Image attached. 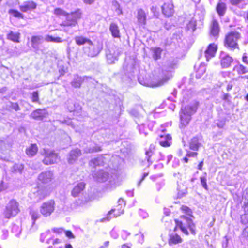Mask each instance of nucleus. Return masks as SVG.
Wrapping results in <instances>:
<instances>
[{
  "instance_id": "nucleus-42",
  "label": "nucleus",
  "mask_w": 248,
  "mask_h": 248,
  "mask_svg": "<svg viewBox=\"0 0 248 248\" xmlns=\"http://www.w3.org/2000/svg\"><path fill=\"white\" fill-rule=\"evenodd\" d=\"M8 13L15 17L21 18H23L22 14L16 10L10 9L9 10Z\"/></svg>"
},
{
  "instance_id": "nucleus-21",
  "label": "nucleus",
  "mask_w": 248,
  "mask_h": 248,
  "mask_svg": "<svg viewBox=\"0 0 248 248\" xmlns=\"http://www.w3.org/2000/svg\"><path fill=\"white\" fill-rule=\"evenodd\" d=\"M219 30L218 23L216 19H213L210 25V34L214 37H217Z\"/></svg>"
},
{
  "instance_id": "nucleus-48",
  "label": "nucleus",
  "mask_w": 248,
  "mask_h": 248,
  "mask_svg": "<svg viewBox=\"0 0 248 248\" xmlns=\"http://www.w3.org/2000/svg\"><path fill=\"white\" fill-rule=\"evenodd\" d=\"M32 102H39V96L37 92H34L32 93Z\"/></svg>"
},
{
  "instance_id": "nucleus-59",
  "label": "nucleus",
  "mask_w": 248,
  "mask_h": 248,
  "mask_svg": "<svg viewBox=\"0 0 248 248\" xmlns=\"http://www.w3.org/2000/svg\"><path fill=\"white\" fill-rule=\"evenodd\" d=\"M52 230L53 232L57 233H61L64 231L62 228H53Z\"/></svg>"
},
{
  "instance_id": "nucleus-33",
  "label": "nucleus",
  "mask_w": 248,
  "mask_h": 248,
  "mask_svg": "<svg viewBox=\"0 0 248 248\" xmlns=\"http://www.w3.org/2000/svg\"><path fill=\"white\" fill-rule=\"evenodd\" d=\"M46 115V111L44 109H38L32 113V117L34 119H42Z\"/></svg>"
},
{
  "instance_id": "nucleus-7",
  "label": "nucleus",
  "mask_w": 248,
  "mask_h": 248,
  "mask_svg": "<svg viewBox=\"0 0 248 248\" xmlns=\"http://www.w3.org/2000/svg\"><path fill=\"white\" fill-rule=\"evenodd\" d=\"M81 14L80 9H78L75 12L67 14L66 20L63 23V25L70 27L75 26L77 24V20L81 18Z\"/></svg>"
},
{
  "instance_id": "nucleus-16",
  "label": "nucleus",
  "mask_w": 248,
  "mask_h": 248,
  "mask_svg": "<svg viewBox=\"0 0 248 248\" xmlns=\"http://www.w3.org/2000/svg\"><path fill=\"white\" fill-rule=\"evenodd\" d=\"M219 58L220 64L223 68H228L233 62V59L229 54L224 52L220 53Z\"/></svg>"
},
{
  "instance_id": "nucleus-52",
  "label": "nucleus",
  "mask_w": 248,
  "mask_h": 248,
  "mask_svg": "<svg viewBox=\"0 0 248 248\" xmlns=\"http://www.w3.org/2000/svg\"><path fill=\"white\" fill-rule=\"evenodd\" d=\"M129 234V233L126 231H122L121 234V237L124 240H125Z\"/></svg>"
},
{
  "instance_id": "nucleus-51",
  "label": "nucleus",
  "mask_w": 248,
  "mask_h": 248,
  "mask_svg": "<svg viewBox=\"0 0 248 248\" xmlns=\"http://www.w3.org/2000/svg\"><path fill=\"white\" fill-rule=\"evenodd\" d=\"M54 14L57 15H64L65 12L60 8H56L54 10Z\"/></svg>"
},
{
  "instance_id": "nucleus-4",
  "label": "nucleus",
  "mask_w": 248,
  "mask_h": 248,
  "mask_svg": "<svg viewBox=\"0 0 248 248\" xmlns=\"http://www.w3.org/2000/svg\"><path fill=\"white\" fill-rule=\"evenodd\" d=\"M181 219V220H175L176 227L174 229V232L176 231L177 228H179L184 233L188 235L187 228H188L191 233L192 234H195L196 233L195 225L192 219L186 216H182Z\"/></svg>"
},
{
  "instance_id": "nucleus-56",
  "label": "nucleus",
  "mask_w": 248,
  "mask_h": 248,
  "mask_svg": "<svg viewBox=\"0 0 248 248\" xmlns=\"http://www.w3.org/2000/svg\"><path fill=\"white\" fill-rule=\"evenodd\" d=\"M38 151V148L36 144H32V156L34 155Z\"/></svg>"
},
{
  "instance_id": "nucleus-46",
  "label": "nucleus",
  "mask_w": 248,
  "mask_h": 248,
  "mask_svg": "<svg viewBox=\"0 0 248 248\" xmlns=\"http://www.w3.org/2000/svg\"><path fill=\"white\" fill-rule=\"evenodd\" d=\"M139 130L140 134H143L145 136L148 134L147 130L145 129V125L143 124L139 125Z\"/></svg>"
},
{
  "instance_id": "nucleus-6",
  "label": "nucleus",
  "mask_w": 248,
  "mask_h": 248,
  "mask_svg": "<svg viewBox=\"0 0 248 248\" xmlns=\"http://www.w3.org/2000/svg\"><path fill=\"white\" fill-rule=\"evenodd\" d=\"M240 37V34L238 32H232L230 33L226 36L224 41L225 46L232 50L235 48L238 49L237 41Z\"/></svg>"
},
{
  "instance_id": "nucleus-24",
  "label": "nucleus",
  "mask_w": 248,
  "mask_h": 248,
  "mask_svg": "<svg viewBox=\"0 0 248 248\" xmlns=\"http://www.w3.org/2000/svg\"><path fill=\"white\" fill-rule=\"evenodd\" d=\"M146 14L143 9H140L138 10L137 19L140 25H145L146 24Z\"/></svg>"
},
{
  "instance_id": "nucleus-11",
  "label": "nucleus",
  "mask_w": 248,
  "mask_h": 248,
  "mask_svg": "<svg viewBox=\"0 0 248 248\" xmlns=\"http://www.w3.org/2000/svg\"><path fill=\"white\" fill-rule=\"evenodd\" d=\"M155 146L151 145L149 149H147L145 151V160L143 161L144 163V165H146L147 167H149L153 162L155 161Z\"/></svg>"
},
{
  "instance_id": "nucleus-10",
  "label": "nucleus",
  "mask_w": 248,
  "mask_h": 248,
  "mask_svg": "<svg viewBox=\"0 0 248 248\" xmlns=\"http://www.w3.org/2000/svg\"><path fill=\"white\" fill-rule=\"evenodd\" d=\"M93 176L94 179L98 182H104L108 181L110 185L113 184L112 179L113 180L114 178H113L112 176L109 177L108 174L103 170H99L96 173L93 174Z\"/></svg>"
},
{
  "instance_id": "nucleus-53",
  "label": "nucleus",
  "mask_w": 248,
  "mask_h": 248,
  "mask_svg": "<svg viewBox=\"0 0 248 248\" xmlns=\"http://www.w3.org/2000/svg\"><path fill=\"white\" fill-rule=\"evenodd\" d=\"M62 123H65L68 125H70L73 128H75V126L70 119L65 120Z\"/></svg>"
},
{
  "instance_id": "nucleus-63",
  "label": "nucleus",
  "mask_w": 248,
  "mask_h": 248,
  "mask_svg": "<svg viewBox=\"0 0 248 248\" xmlns=\"http://www.w3.org/2000/svg\"><path fill=\"white\" fill-rule=\"evenodd\" d=\"M115 11L118 15H121L123 14L122 9L121 8L119 5H118V7L116 9Z\"/></svg>"
},
{
  "instance_id": "nucleus-19",
  "label": "nucleus",
  "mask_w": 248,
  "mask_h": 248,
  "mask_svg": "<svg viewBox=\"0 0 248 248\" xmlns=\"http://www.w3.org/2000/svg\"><path fill=\"white\" fill-rule=\"evenodd\" d=\"M217 49V45L214 43L210 44L208 46L205 51V56L207 61H209V59L215 56Z\"/></svg>"
},
{
  "instance_id": "nucleus-41",
  "label": "nucleus",
  "mask_w": 248,
  "mask_h": 248,
  "mask_svg": "<svg viewBox=\"0 0 248 248\" xmlns=\"http://www.w3.org/2000/svg\"><path fill=\"white\" fill-rule=\"evenodd\" d=\"M241 240L244 243H248V226L246 227L243 231Z\"/></svg>"
},
{
  "instance_id": "nucleus-58",
  "label": "nucleus",
  "mask_w": 248,
  "mask_h": 248,
  "mask_svg": "<svg viewBox=\"0 0 248 248\" xmlns=\"http://www.w3.org/2000/svg\"><path fill=\"white\" fill-rule=\"evenodd\" d=\"M225 122L224 121H221L217 123V127H219V128H223L224 126L225 125Z\"/></svg>"
},
{
  "instance_id": "nucleus-14",
  "label": "nucleus",
  "mask_w": 248,
  "mask_h": 248,
  "mask_svg": "<svg viewBox=\"0 0 248 248\" xmlns=\"http://www.w3.org/2000/svg\"><path fill=\"white\" fill-rule=\"evenodd\" d=\"M53 173L51 171H45L38 176V181L44 184H48L53 179Z\"/></svg>"
},
{
  "instance_id": "nucleus-61",
  "label": "nucleus",
  "mask_w": 248,
  "mask_h": 248,
  "mask_svg": "<svg viewBox=\"0 0 248 248\" xmlns=\"http://www.w3.org/2000/svg\"><path fill=\"white\" fill-rule=\"evenodd\" d=\"M140 214L143 218H146L148 216V214L142 210L140 211Z\"/></svg>"
},
{
  "instance_id": "nucleus-22",
  "label": "nucleus",
  "mask_w": 248,
  "mask_h": 248,
  "mask_svg": "<svg viewBox=\"0 0 248 248\" xmlns=\"http://www.w3.org/2000/svg\"><path fill=\"white\" fill-rule=\"evenodd\" d=\"M87 77H81L78 75H75L73 81L71 82L72 87L77 88H80L85 79H87Z\"/></svg>"
},
{
  "instance_id": "nucleus-49",
  "label": "nucleus",
  "mask_w": 248,
  "mask_h": 248,
  "mask_svg": "<svg viewBox=\"0 0 248 248\" xmlns=\"http://www.w3.org/2000/svg\"><path fill=\"white\" fill-rule=\"evenodd\" d=\"M50 233V231L49 230L47 231L44 233H43L41 234L40 240L41 242H43L45 239V238Z\"/></svg>"
},
{
  "instance_id": "nucleus-62",
  "label": "nucleus",
  "mask_w": 248,
  "mask_h": 248,
  "mask_svg": "<svg viewBox=\"0 0 248 248\" xmlns=\"http://www.w3.org/2000/svg\"><path fill=\"white\" fill-rule=\"evenodd\" d=\"M182 209L188 214H189L191 212L190 209L186 206H182Z\"/></svg>"
},
{
  "instance_id": "nucleus-8",
  "label": "nucleus",
  "mask_w": 248,
  "mask_h": 248,
  "mask_svg": "<svg viewBox=\"0 0 248 248\" xmlns=\"http://www.w3.org/2000/svg\"><path fill=\"white\" fill-rule=\"evenodd\" d=\"M44 155L45 157L43 162L46 165H48L57 163L59 160L58 155L52 151L45 149Z\"/></svg>"
},
{
  "instance_id": "nucleus-54",
  "label": "nucleus",
  "mask_w": 248,
  "mask_h": 248,
  "mask_svg": "<svg viewBox=\"0 0 248 248\" xmlns=\"http://www.w3.org/2000/svg\"><path fill=\"white\" fill-rule=\"evenodd\" d=\"M64 232L65 235H66V236L68 237V238H74V236L71 231H64Z\"/></svg>"
},
{
  "instance_id": "nucleus-28",
  "label": "nucleus",
  "mask_w": 248,
  "mask_h": 248,
  "mask_svg": "<svg viewBox=\"0 0 248 248\" xmlns=\"http://www.w3.org/2000/svg\"><path fill=\"white\" fill-rule=\"evenodd\" d=\"M67 108L70 112L80 110L81 108L78 104H76L72 100L68 99L66 102Z\"/></svg>"
},
{
  "instance_id": "nucleus-25",
  "label": "nucleus",
  "mask_w": 248,
  "mask_h": 248,
  "mask_svg": "<svg viewBox=\"0 0 248 248\" xmlns=\"http://www.w3.org/2000/svg\"><path fill=\"white\" fill-rule=\"evenodd\" d=\"M81 155V151L78 149L72 150L68 158V161L70 164H73L78 156Z\"/></svg>"
},
{
  "instance_id": "nucleus-23",
  "label": "nucleus",
  "mask_w": 248,
  "mask_h": 248,
  "mask_svg": "<svg viewBox=\"0 0 248 248\" xmlns=\"http://www.w3.org/2000/svg\"><path fill=\"white\" fill-rule=\"evenodd\" d=\"M182 241V238L179 235L175 233H172L170 235L168 243L170 246H172L181 243Z\"/></svg>"
},
{
  "instance_id": "nucleus-35",
  "label": "nucleus",
  "mask_w": 248,
  "mask_h": 248,
  "mask_svg": "<svg viewBox=\"0 0 248 248\" xmlns=\"http://www.w3.org/2000/svg\"><path fill=\"white\" fill-rule=\"evenodd\" d=\"M216 9L218 15L220 16H223L226 10V4L223 2H219L217 6Z\"/></svg>"
},
{
  "instance_id": "nucleus-39",
  "label": "nucleus",
  "mask_w": 248,
  "mask_h": 248,
  "mask_svg": "<svg viewBox=\"0 0 248 248\" xmlns=\"http://www.w3.org/2000/svg\"><path fill=\"white\" fill-rule=\"evenodd\" d=\"M45 40L47 42H53L55 43H61L63 41V40L60 37H53L50 35H47L45 37Z\"/></svg>"
},
{
  "instance_id": "nucleus-60",
  "label": "nucleus",
  "mask_w": 248,
  "mask_h": 248,
  "mask_svg": "<svg viewBox=\"0 0 248 248\" xmlns=\"http://www.w3.org/2000/svg\"><path fill=\"white\" fill-rule=\"evenodd\" d=\"M84 3L88 5H92L94 2L95 0H82Z\"/></svg>"
},
{
  "instance_id": "nucleus-9",
  "label": "nucleus",
  "mask_w": 248,
  "mask_h": 248,
  "mask_svg": "<svg viewBox=\"0 0 248 248\" xmlns=\"http://www.w3.org/2000/svg\"><path fill=\"white\" fill-rule=\"evenodd\" d=\"M163 14L166 17L172 16L174 13V5L170 0H167L161 6Z\"/></svg>"
},
{
  "instance_id": "nucleus-13",
  "label": "nucleus",
  "mask_w": 248,
  "mask_h": 248,
  "mask_svg": "<svg viewBox=\"0 0 248 248\" xmlns=\"http://www.w3.org/2000/svg\"><path fill=\"white\" fill-rule=\"evenodd\" d=\"M54 210V201L50 200L44 203L40 209L41 213L45 216H49Z\"/></svg>"
},
{
  "instance_id": "nucleus-64",
  "label": "nucleus",
  "mask_w": 248,
  "mask_h": 248,
  "mask_svg": "<svg viewBox=\"0 0 248 248\" xmlns=\"http://www.w3.org/2000/svg\"><path fill=\"white\" fill-rule=\"evenodd\" d=\"M116 211V209H111L109 212H108V217H107V220H109L110 219V218L111 217H109V216L112 214V213L113 212H115Z\"/></svg>"
},
{
  "instance_id": "nucleus-32",
  "label": "nucleus",
  "mask_w": 248,
  "mask_h": 248,
  "mask_svg": "<svg viewBox=\"0 0 248 248\" xmlns=\"http://www.w3.org/2000/svg\"><path fill=\"white\" fill-rule=\"evenodd\" d=\"M118 206L120 207L117 209L118 211L116 213L114 214L113 216V217H116L120 215L123 214L124 210L122 209V208L125 205V202L122 198H120L118 201Z\"/></svg>"
},
{
  "instance_id": "nucleus-34",
  "label": "nucleus",
  "mask_w": 248,
  "mask_h": 248,
  "mask_svg": "<svg viewBox=\"0 0 248 248\" xmlns=\"http://www.w3.org/2000/svg\"><path fill=\"white\" fill-rule=\"evenodd\" d=\"M229 1L232 5L241 9L244 8L247 4L246 0H229Z\"/></svg>"
},
{
  "instance_id": "nucleus-29",
  "label": "nucleus",
  "mask_w": 248,
  "mask_h": 248,
  "mask_svg": "<svg viewBox=\"0 0 248 248\" xmlns=\"http://www.w3.org/2000/svg\"><path fill=\"white\" fill-rule=\"evenodd\" d=\"M233 71L238 75H243L248 72V68L242 64H238L234 66Z\"/></svg>"
},
{
  "instance_id": "nucleus-31",
  "label": "nucleus",
  "mask_w": 248,
  "mask_h": 248,
  "mask_svg": "<svg viewBox=\"0 0 248 248\" xmlns=\"http://www.w3.org/2000/svg\"><path fill=\"white\" fill-rule=\"evenodd\" d=\"M20 33L19 32H14L11 31L7 36V38L14 42H19Z\"/></svg>"
},
{
  "instance_id": "nucleus-40",
  "label": "nucleus",
  "mask_w": 248,
  "mask_h": 248,
  "mask_svg": "<svg viewBox=\"0 0 248 248\" xmlns=\"http://www.w3.org/2000/svg\"><path fill=\"white\" fill-rule=\"evenodd\" d=\"M196 20L192 18L191 19L187 24V28L188 30L191 31H194L196 29Z\"/></svg>"
},
{
  "instance_id": "nucleus-20",
  "label": "nucleus",
  "mask_w": 248,
  "mask_h": 248,
  "mask_svg": "<svg viewBox=\"0 0 248 248\" xmlns=\"http://www.w3.org/2000/svg\"><path fill=\"white\" fill-rule=\"evenodd\" d=\"M171 137L169 135H161L158 139L159 144L163 147H169L171 144Z\"/></svg>"
},
{
  "instance_id": "nucleus-3",
  "label": "nucleus",
  "mask_w": 248,
  "mask_h": 248,
  "mask_svg": "<svg viewBox=\"0 0 248 248\" xmlns=\"http://www.w3.org/2000/svg\"><path fill=\"white\" fill-rule=\"evenodd\" d=\"M176 61L173 59H170L163 66L161 73V79L153 87H159L166 83L172 77V70L174 69L176 64Z\"/></svg>"
},
{
  "instance_id": "nucleus-17",
  "label": "nucleus",
  "mask_w": 248,
  "mask_h": 248,
  "mask_svg": "<svg viewBox=\"0 0 248 248\" xmlns=\"http://www.w3.org/2000/svg\"><path fill=\"white\" fill-rule=\"evenodd\" d=\"M48 195L47 190L46 187H38V190L34 193V198L36 199L34 200L35 202H38L41 200L45 199Z\"/></svg>"
},
{
  "instance_id": "nucleus-38",
  "label": "nucleus",
  "mask_w": 248,
  "mask_h": 248,
  "mask_svg": "<svg viewBox=\"0 0 248 248\" xmlns=\"http://www.w3.org/2000/svg\"><path fill=\"white\" fill-rule=\"evenodd\" d=\"M198 155L197 151L192 152L190 151H187L186 157L183 158V160L185 163H187L188 161V157H196Z\"/></svg>"
},
{
  "instance_id": "nucleus-2",
  "label": "nucleus",
  "mask_w": 248,
  "mask_h": 248,
  "mask_svg": "<svg viewBox=\"0 0 248 248\" xmlns=\"http://www.w3.org/2000/svg\"><path fill=\"white\" fill-rule=\"evenodd\" d=\"M199 103L197 101H194L187 105L181 107L179 113L181 128L186 126L190 122L191 116L196 113Z\"/></svg>"
},
{
  "instance_id": "nucleus-47",
  "label": "nucleus",
  "mask_w": 248,
  "mask_h": 248,
  "mask_svg": "<svg viewBox=\"0 0 248 248\" xmlns=\"http://www.w3.org/2000/svg\"><path fill=\"white\" fill-rule=\"evenodd\" d=\"M241 222L242 224H246L248 223V214L246 213L241 216Z\"/></svg>"
},
{
  "instance_id": "nucleus-15",
  "label": "nucleus",
  "mask_w": 248,
  "mask_h": 248,
  "mask_svg": "<svg viewBox=\"0 0 248 248\" xmlns=\"http://www.w3.org/2000/svg\"><path fill=\"white\" fill-rule=\"evenodd\" d=\"M202 138L201 136H197L191 139L189 142L190 150L198 151L202 146Z\"/></svg>"
},
{
  "instance_id": "nucleus-44",
  "label": "nucleus",
  "mask_w": 248,
  "mask_h": 248,
  "mask_svg": "<svg viewBox=\"0 0 248 248\" xmlns=\"http://www.w3.org/2000/svg\"><path fill=\"white\" fill-rule=\"evenodd\" d=\"M43 41V37L41 36H32V45L34 44H39Z\"/></svg>"
},
{
  "instance_id": "nucleus-45",
  "label": "nucleus",
  "mask_w": 248,
  "mask_h": 248,
  "mask_svg": "<svg viewBox=\"0 0 248 248\" xmlns=\"http://www.w3.org/2000/svg\"><path fill=\"white\" fill-rule=\"evenodd\" d=\"M243 196L248 200V202L244 206V210L246 213L248 214V189L245 190Z\"/></svg>"
},
{
  "instance_id": "nucleus-18",
  "label": "nucleus",
  "mask_w": 248,
  "mask_h": 248,
  "mask_svg": "<svg viewBox=\"0 0 248 248\" xmlns=\"http://www.w3.org/2000/svg\"><path fill=\"white\" fill-rule=\"evenodd\" d=\"M108 158H106L105 156L100 155L92 159L90 162V165L91 166L95 168L97 166H104L105 163H106L107 161Z\"/></svg>"
},
{
  "instance_id": "nucleus-55",
  "label": "nucleus",
  "mask_w": 248,
  "mask_h": 248,
  "mask_svg": "<svg viewBox=\"0 0 248 248\" xmlns=\"http://www.w3.org/2000/svg\"><path fill=\"white\" fill-rule=\"evenodd\" d=\"M242 61L245 64H248V57L246 53H244L243 54L242 57Z\"/></svg>"
},
{
  "instance_id": "nucleus-57",
  "label": "nucleus",
  "mask_w": 248,
  "mask_h": 248,
  "mask_svg": "<svg viewBox=\"0 0 248 248\" xmlns=\"http://www.w3.org/2000/svg\"><path fill=\"white\" fill-rule=\"evenodd\" d=\"M186 189L183 191H180L179 189H178V198H181L183 197L186 194Z\"/></svg>"
},
{
  "instance_id": "nucleus-30",
  "label": "nucleus",
  "mask_w": 248,
  "mask_h": 248,
  "mask_svg": "<svg viewBox=\"0 0 248 248\" xmlns=\"http://www.w3.org/2000/svg\"><path fill=\"white\" fill-rule=\"evenodd\" d=\"M101 150V147L96 144H91L89 146H87L84 149V152L86 153L97 152Z\"/></svg>"
},
{
  "instance_id": "nucleus-1",
  "label": "nucleus",
  "mask_w": 248,
  "mask_h": 248,
  "mask_svg": "<svg viewBox=\"0 0 248 248\" xmlns=\"http://www.w3.org/2000/svg\"><path fill=\"white\" fill-rule=\"evenodd\" d=\"M76 43L79 45H85L83 51L89 57L97 56L101 51L102 47L98 44H94L89 39L82 36H76L75 38Z\"/></svg>"
},
{
  "instance_id": "nucleus-5",
  "label": "nucleus",
  "mask_w": 248,
  "mask_h": 248,
  "mask_svg": "<svg viewBox=\"0 0 248 248\" xmlns=\"http://www.w3.org/2000/svg\"><path fill=\"white\" fill-rule=\"evenodd\" d=\"M20 211L18 203L15 200H11L3 212L5 218L10 219L16 216Z\"/></svg>"
},
{
  "instance_id": "nucleus-50",
  "label": "nucleus",
  "mask_w": 248,
  "mask_h": 248,
  "mask_svg": "<svg viewBox=\"0 0 248 248\" xmlns=\"http://www.w3.org/2000/svg\"><path fill=\"white\" fill-rule=\"evenodd\" d=\"M19 8L22 12H25L30 9V6L28 4H25L23 5H20L19 6Z\"/></svg>"
},
{
  "instance_id": "nucleus-27",
  "label": "nucleus",
  "mask_w": 248,
  "mask_h": 248,
  "mask_svg": "<svg viewBox=\"0 0 248 248\" xmlns=\"http://www.w3.org/2000/svg\"><path fill=\"white\" fill-rule=\"evenodd\" d=\"M109 30L113 37L119 38L120 37V30L117 24L115 23H111L109 27Z\"/></svg>"
},
{
  "instance_id": "nucleus-36",
  "label": "nucleus",
  "mask_w": 248,
  "mask_h": 248,
  "mask_svg": "<svg viewBox=\"0 0 248 248\" xmlns=\"http://www.w3.org/2000/svg\"><path fill=\"white\" fill-rule=\"evenodd\" d=\"M162 50V49L160 47H155L152 48L153 59L155 60L160 59Z\"/></svg>"
},
{
  "instance_id": "nucleus-12",
  "label": "nucleus",
  "mask_w": 248,
  "mask_h": 248,
  "mask_svg": "<svg viewBox=\"0 0 248 248\" xmlns=\"http://www.w3.org/2000/svg\"><path fill=\"white\" fill-rule=\"evenodd\" d=\"M120 53L118 49L116 47H111L106 50V57L108 62L109 64H112L114 61L117 60Z\"/></svg>"
},
{
  "instance_id": "nucleus-37",
  "label": "nucleus",
  "mask_w": 248,
  "mask_h": 248,
  "mask_svg": "<svg viewBox=\"0 0 248 248\" xmlns=\"http://www.w3.org/2000/svg\"><path fill=\"white\" fill-rule=\"evenodd\" d=\"M206 67L204 64H201L196 71V77L200 78L205 72Z\"/></svg>"
},
{
  "instance_id": "nucleus-26",
  "label": "nucleus",
  "mask_w": 248,
  "mask_h": 248,
  "mask_svg": "<svg viewBox=\"0 0 248 248\" xmlns=\"http://www.w3.org/2000/svg\"><path fill=\"white\" fill-rule=\"evenodd\" d=\"M85 183L83 182L78 183L75 186L72 191V195L74 197L78 196L84 189Z\"/></svg>"
},
{
  "instance_id": "nucleus-43",
  "label": "nucleus",
  "mask_w": 248,
  "mask_h": 248,
  "mask_svg": "<svg viewBox=\"0 0 248 248\" xmlns=\"http://www.w3.org/2000/svg\"><path fill=\"white\" fill-rule=\"evenodd\" d=\"M201 183L202 187L206 190L208 189V186L206 183V173H205L204 175L200 177Z\"/></svg>"
}]
</instances>
